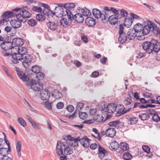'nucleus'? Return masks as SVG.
<instances>
[{
    "label": "nucleus",
    "instance_id": "nucleus-6",
    "mask_svg": "<svg viewBox=\"0 0 160 160\" xmlns=\"http://www.w3.org/2000/svg\"><path fill=\"white\" fill-rule=\"evenodd\" d=\"M18 10L16 11L17 18H18L22 19V20L25 18H29L31 16V14L28 11L24 9H22L21 8H16Z\"/></svg>",
    "mask_w": 160,
    "mask_h": 160
},
{
    "label": "nucleus",
    "instance_id": "nucleus-4",
    "mask_svg": "<svg viewBox=\"0 0 160 160\" xmlns=\"http://www.w3.org/2000/svg\"><path fill=\"white\" fill-rule=\"evenodd\" d=\"M27 85L30 87L31 89L35 91H39L43 88L42 84L39 82H37L33 80H31L27 82Z\"/></svg>",
    "mask_w": 160,
    "mask_h": 160
},
{
    "label": "nucleus",
    "instance_id": "nucleus-64",
    "mask_svg": "<svg viewBox=\"0 0 160 160\" xmlns=\"http://www.w3.org/2000/svg\"><path fill=\"white\" fill-rule=\"evenodd\" d=\"M81 39L84 43H86L88 42V39L86 36H82Z\"/></svg>",
    "mask_w": 160,
    "mask_h": 160
},
{
    "label": "nucleus",
    "instance_id": "nucleus-62",
    "mask_svg": "<svg viewBox=\"0 0 160 160\" xmlns=\"http://www.w3.org/2000/svg\"><path fill=\"white\" fill-rule=\"evenodd\" d=\"M7 20L4 18H2L0 20V27L6 24Z\"/></svg>",
    "mask_w": 160,
    "mask_h": 160
},
{
    "label": "nucleus",
    "instance_id": "nucleus-48",
    "mask_svg": "<svg viewBox=\"0 0 160 160\" xmlns=\"http://www.w3.org/2000/svg\"><path fill=\"white\" fill-rule=\"evenodd\" d=\"M44 77V74L41 72H39L36 73V77L37 79L39 80H42Z\"/></svg>",
    "mask_w": 160,
    "mask_h": 160
},
{
    "label": "nucleus",
    "instance_id": "nucleus-2",
    "mask_svg": "<svg viewBox=\"0 0 160 160\" xmlns=\"http://www.w3.org/2000/svg\"><path fill=\"white\" fill-rule=\"evenodd\" d=\"M10 50L13 54L12 61L13 63L17 64L21 58L22 54L27 52V50L25 48L17 46L11 47Z\"/></svg>",
    "mask_w": 160,
    "mask_h": 160
},
{
    "label": "nucleus",
    "instance_id": "nucleus-8",
    "mask_svg": "<svg viewBox=\"0 0 160 160\" xmlns=\"http://www.w3.org/2000/svg\"><path fill=\"white\" fill-rule=\"evenodd\" d=\"M68 11L67 18H63L61 20L60 23L63 26H70L72 23L73 15Z\"/></svg>",
    "mask_w": 160,
    "mask_h": 160
},
{
    "label": "nucleus",
    "instance_id": "nucleus-33",
    "mask_svg": "<svg viewBox=\"0 0 160 160\" xmlns=\"http://www.w3.org/2000/svg\"><path fill=\"white\" fill-rule=\"evenodd\" d=\"M127 38V36H126L125 33L119 34L118 41L120 43H123L126 41Z\"/></svg>",
    "mask_w": 160,
    "mask_h": 160
},
{
    "label": "nucleus",
    "instance_id": "nucleus-14",
    "mask_svg": "<svg viewBox=\"0 0 160 160\" xmlns=\"http://www.w3.org/2000/svg\"><path fill=\"white\" fill-rule=\"evenodd\" d=\"M64 145V152L65 155H70L72 153L73 150L72 148L70 147V145L68 144V142H63Z\"/></svg>",
    "mask_w": 160,
    "mask_h": 160
},
{
    "label": "nucleus",
    "instance_id": "nucleus-18",
    "mask_svg": "<svg viewBox=\"0 0 160 160\" xmlns=\"http://www.w3.org/2000/svg\"><path fill=\"white\" fill-rule=\"evenodd\" d=\"M116 134V131L115 128H110L107 129L105 132V135L110 138H113Z\"/></svg>",
    "mask_w": 160,
    "mask_h": 160
},
{
    "label": "nucleus",
    "instance_id": "nucleus-17",
    "mask_svg": "<svg viewBox=\"0 0 160 160\" xmlns=\"http://www.w3.org/2000/svg\"><path fill=\"white\" fill-rule=\"evenodd\" d=\"M116 110V106L113 103H110L108 105L105 109V111L108 113H112Z\"/></svg>",
    "mask_w": 160,
    "mask_h": 160
},
{
    "label": "nucleus",
    "instance_id": "nucleus-58",
    "mask_svg": "<svg viewBox=\"0 0 160 160\" xmlns=\"http://www.w3.org/2000/svg\"><path fill=\"white\" fill-rule=\"evenodd\" d=\"M142 148L143 150L146 152H147L148 153H149L150 152V148L147 146L144 145L142 147Z\"/></svg>",
    "mask_w": 160,
    "mask_h": 160
},
{
    "label": "nucleus",
    "instance_id": "nucleus-12",
    "mask_svg": "<svg viewBox=\"0 0 160 160\" xmlns=\"http://www.w3.org/2000/svg\"><path fill=\"white\" fill-rule=\"evenodd\" d=\"M22 19L18 18L12 20L10 22V23L11 26L15 29L18 28L21 26L22 22Z\"/></svg>",
    "mask_w": 160,
    "mask_h": 160
},
{
    "label": "nucleus",
    "instance_id": "nucleus-55",
    "mask_svg": "<svg viewBox=\"0 0 160 160\" xmlns=\"http://www.w3.org/2000/svg\"><path fill=\"white\" fill-rule=\"evenodd\" d=\"M19 78L22 80L24 81H28L29 79L28 77L24 73L21 75Z\"/></svg>",
    "mask_w": 160,
    "mask_h": 160
},
{
    "label": "nucleus",
    "instance_id": "nucleus-3",
    "mask_svg": "<svg viewBox=\"0 0 160 160\" xmlns=\"http://www.w3.org/2000/svg\"><path fill=\"white\" fill-rule=\"evenodd\" d=\"M12 45V42H7L2 43L0 46L2 49L1 55L4 57H6L11 55L9 51Z\"/></svg>",
    "mask_w": 160,
    "mask_h": 160
},
{
    "label": "nucleus",
    "instance_id": "nucleus-25",
    "mask_svg": "<svg viewBox=\"0 0 160 160\" xmlns=\"http://www.w3.org/2000/svg\"><path fill=\"white\" fill-rule=\"evenodd\" d=\"M75 21L78 23H82L84 20V18L82 14L79 13H77L72 17Z\"/></svg>",
    "mask_w": 160,
    "mask_h": 160
},
{
    "label": "nucleus",
    "instance_id": "nucleus-5",
    "mask_svg": "<svg viewBox=\"0 0 160 160\" xmlns=\"http://www.w3.org/2000/svg\"><path fill=\"white\" fill-rule=\"evenodd\" d=\"M21 58L19 61H22V64L25 68H27L32 60V57L27 54V52L22 54Z\"/></svg>",
    "mask_w": 160,
    "mask_h": 160
},
{
    "label": "nucleus",
    "instance_id": "nucleus-61",
    "mask_svg": "<svg viewBox=\"0 0 160 160\" xmlns=\"http://www.w3.org/2000/svg\"><path fill=\"white\" fill-rule=\"evenodd\" d=\"M74 109V107L71 105H68L67 107V110L70 112H72Z\"/></svg>",
    "mask_w": 160,
    "mask_h": 160
},
{
    "label": "nucleus",
    "instance_id": "nucleus-47",
    "mask_svg": "<svg viewBox=\"0 0 160 160\" xmlns=\"http://www.w3.org/2000/svg\"><path fill=\"white\" fill-rule=\"evenodd\" d=\"M78 140V138H77L76 139H75L74 140H73L71 142H68V143L71 146V147H74L78 145V143L77 142Z\"/></svg>",
    "mask_w": 160,
    "mask_h": 160
},
{
    "label": "nucleus",
    "instance_id": "nucleus-53",
    "mask_svg": "<svg viewBox=\"0 0 160 160\" xmlns=\"http://www.w3.org/2000/svg\"><path fill=\"white\" fill-rule=\"evenodd\" d=\"M32 71L34 73H38L40 71V69L39 67L35 65L32 67Z\"/></svg>",
    "mask_w": 160,
    "mask_h": 160
},
{
    "label": "nucleus",
    "instance_id": "nucleus-63",
    "mask_svg": "<svg viewBox=\"0 0 160 160\" xmlns=\"http://www.w3.org/2000/svg\"><path fill=\"white\" fill-rule=\"evenodd\" d=\"M56 106L58 109H62L63 107L64 104L62 102H59L57 104Z\"/></svg>",
    "mask_w": 160,
    "mask_h": 160
},
{
    "label": "nucleus",
    "instance_id": "nucleus-31",
    "mask_svg": "<svg viewBox=\"0 0 160 160\" xmlns=\"http://www.w3.org/2000/svg\"><path fill=\"white\" fill-rule=\"evenodd\" d=\"M119 147V144L116 141L112 142L110 144L109 147L110 149L112 150L115 151L117 150Z\"/></svg>",
    "mask_w": 160,
    "mask_h": 160
},
{
    "label": "nucleus",
    "instance_id": "nucleus-13",
    "mask_svg": "<svg viewBox=\"0 0 160 160\" xmlns=\"http://www.w3.org/2000/svg\"><path fill=\"white\" fill-rule=\"evenodd\" d=\"M64 145L63 144V142H62L61 141L58 142L56 149L57 156H60L64 154L63 152V149L64 150Z\"/></svg>",
    "mask_w": 160,
    "mask_h": 160
},
{
    "label": "nucleus",
    "instance_id": "nucleus-30",
    "mask_svg": "<svg viewBox=\"0 0 160 160\" xmlns=\"http://www.w3.org/2000/svg\"><path fill=\"white\" fill-rule=\"evenodd\" d=\"M92 14L94 17L97 18H101L102 13L98 9L94 8L92 10Z\"/></svg>",
    "mask_w": 160,
    "mask_h": 160
},
{
    "label": "nucleus",
    "instance_id": "nucleus-59",
    "mask_svg": "<svg viewBox=\"0 0 160 160\" xmlns=\"http://www.w3.org/2000/svg\"><path fill=\"white\" fill-rule=\"evenodd\" d=\"M124 27L122 24L120 25L119 28L118 33L119 34L125 33L123 32Z\"/></svg>",
    "mask_w": 160,
    "mask_h": 160
},
{
    "label": "nucleus",
    "instance_id": "nucleus-37",
    "mask_svg": "<svg viewBox=\"0 0 160 160\" xmlns=\"http://www.w3.org/2000/svg\"><path fill=\"white\" fill-rule=\"evenodd\" d=\"M81 12L83 15L85 16H88L90 15L91 14L90 10L86 8L82 9H81Z\"/></svg>",
    "mask_w": 160,
    "mask_h": 160
},
{
    "label": "nucleus",
    "instance_id": "nucleus-15",
    "mask_svg": "<svg viewBox=\"0 0 160 160\" xmlns=\"http://www.w3.org/2000/svg\"><path fill=\"white\" fill-rule=\"evenodd\" d=\"M108 125L110 126L114 127L118 129L121 128L123 127L124 123L119 120H116L109 122L108 123Z\"/></svg>",
    "mask_w": 160,
    "mask_h": 160
},
{
    "label": "nucleus",
    "instance_id": "nucleus-16",
    "mask_svg": "<svg viewBox=\"0 0 160 160\" xmlns=\"http://www.w3.org/2000/svg\"><path fill=\"white\" fill-rule=\"evenodd\" d=\"M50 96V92L48 90H42L40 93L41 99L43 100H46L49 99Z\"/></svg>",
    "mask_w": 160,
    "mask_h": 160
},
{
    "label": "nucleus",
    "instance_id": "nucleus-45",
    "mask_svg": "<svg viewBox=\"0 0 160 160\" xmlns=\"http://www.w3.org/2000/svg\"><path fill=\"white\" fill-rule=\"evenodd\" d=\"M79 118L83 120L86 119L88 117V115L85 112H80L79 113Z\"/></svg>",
    "mask_w": 160,
    "mask_h": 160
},
{
    "label": "nucleus",
    "instance_id": "nucleus-54",
    "mask_svg": "<svg viewBox=\"0 0 160 160\" xmlns=\"http://www.w3.org/2000/svg\"><path fill=\"white\" fill-rule=\"evenodd\" d=\"M152 119L154 121L158 122L160 121V118L158 115L154 114L152 117Z\"/></svg>",
    "mask_w": 160,
    "mask_h": 160
},
{
    "label": "nucleus",
    "instance_id": "nucleus-51",
    "mask_svg": "<svg viewBox=\"0 0 160 160\" xmlns=\"http://www.w3.org/2000/svg\"><path fill=\"white\" fill-rule=\"evenodd\" d=\"M138 121V118H136L132 117L130 118L129 120V121L131 124H136Z\"/></svg>",
    "mask_w": 160,
    "mask_h": 160
},
{
    "label": "nucleus",
    "instance_id": "nucleus-44",
    "mask_svg": "<svg viewBox=\"0 0 160 160\" xmlns=\"http://www.w3.org/2000/svg\"><path fill=\"white\" fill-rule=\"evenodd\" d=\"M139 117L142 120H146L149 119V116L146 113H143L139 115Z\"/></svg>",
    "mask_w": 160,
    "mask_h": 160
},
{
    "label": "nucleus",
    "instance_id": "nucleus-42",
    "mask_svg": "<svg viewBox=\"0 0 160 160\" xmlns=\"http://www.w3.org/2000/svg\"><path fill=\"white\" fill-rule=\"evenodd\" d=\"M110 13L108 12H104L102 14L101 17L102 20H106L110 16Z\"/></svg>",
    "mask_w": 160,
    "mask_h": 160
},
{
    "label": "nucleus",
    "instance_id": "nucleus-7",
    "mask_svg": "<svg viewBox=\"0 0 160 160\" xmlns=\"http://www.w3.org/2000/svg\"><path fill=\"white\" fill-rule=\"evenodd\" d=\"M38 4L39 6L42 5L44 8L43 13L45 16L49 17L50 16L52 17L54 15L53 12L51 10L50 7L48 5L40 2H39Z\"/></svg>",
    "mask_w": 160,
    "mask_h": 160
},
{
    "label": "nucleus",
    "instance_id": "nucleus-28",
    "mask_svg": "<svg viewBox=\"0 0 160 160\" xmlns=\"http://www.w3.org/2000/svg\"><path fill=\"white\" fill-rule=\"evenodd\" d=\"M92 131L94 132L95 135L92 134V135L97 139L98 141H101V140L102 136L98 132V130L96 128H93L92 129Z\"/></svg>",
    "mask_w": 160,
    "mask_h": 160
},
{
    "label": "nucleus",
    "instance_id": "nucleus-35",
    "mask_svg": "<svg viewBox=\"0 0 160 160\" xmlns=\"http://www.w3.org/2000/svg\"><path fill=\"white\" fill-rule=\"evenodd\" d=\"M94 119L95 121L97 122H104L105 120H104L103 117L101 115H97L94 116Z\"/></svg>",
    "mask_w": 160,
    "mask_h": 160
},
{
    "label": "nucleus",
    "instance_id": "nucleus-40",
    "mask_svg": "<svg viewBox=\"0 0 160 160\" xmlns=\"http://www.w3.org/2000/svg\"><path fill=\"white\" fill-rule=\"evenodd\" d=\"M28 23L31 27H34L37 24V22L36 20L32 18L28 20Z\"/></svg>",
    "mask_w": 160,
    "mask_h": 160
},
{
    "label": "nucleus",
    "instance_id": "nucleus-34",
    "mask_svg": "<svg viewBox=\"0 0 160 160\" xmlns=\"http://www.w3.org/2000/svg\"><path fill=\"white\" fill-rule=\"evenodd\" d=\"M47 25L48 28L52 30H55L57 28V25L54 22H49Z\"/></svg>",
    "mask_w": 160,
    "mask_h": 160
},
{
    "label": "nucleus",
    "instance_id": "nucleus-23",
    "mask_svg": "<svg viewBox=\"0 0 160 160\" xmlns=\"http://www.w3.org/2000/svg\"><path fill=\"white\" fill-rule=\"evenodd\" d=\"M75 5L73 3H64V8L65 9V12L67 13L68 14V11H68L71 12V10L74 8L75 7Z\"/></svg>",
    "mask_w": 160,
    "mask_h": 160
},
{
    "label": "nucleus",
    "instance_id": "nucleus-20",
    "mask_svg": "<svg viewBox=\"0 0 160 160\" xmlns=\"http://www.w3.org/2000/svg\"><path fill=\"white\" fill-rule=\"evenodd\" d=\"M12 45H14L15 46H17L20 47L23 45L24 42L22 39L20 38H14L13 39Z\"/></svg>",
    "mask_w": 160,
    "mask_h": 160
},
{
    "label": "nucleus",
    "instance_id": "nucleus-38",
    "mask_svg": "<svg viewBox=\"0 0 160 160\" xmlns=\"http://www.w3.org/2000/svg\"><path fill=\"white\" fill-rule=\"evenodd\" d=\"M120 148L121 150L125 151L129 149V146L127 143L122 142L120 143Z\"/></svg>",
    "mask_w": 160,
    "mask_h": 160
},
{
    "label": "nucleus",
    "instance_id": "nucleus-9",
    "mask_svg": "<svg viewBox=\"0 0 160 160\" xmlns=\"http://www.w3.org/2000/svg\"><path fill=\"white\" fill-rule=\"evenodd\" d=\"M18 10L16 9V8L13 9L12 10V11H6L3 13L2 16V18H4L7 20L10 18L12 17L16 16L17 17V13L16 11Z\"/></svg>",
    "mask_w": 160,
    "mask_h": 160
},
{
    "label": "nucleus",
    "instance_id": "nucleus-41",
    "mask_svg": "<svg viewBox=\"0 0 160 160\" xmlns=\"http://www.w3.org/2000/svg\"><path fill=\"white\" fill-rule=\"evenodd\" d=\"M132 102V101L131 98H125L123 101V103L125 106H128L130 105Z\"/></svg>",
    "mask_w": 160,
    "mask_h": 160
},
{
    "label": "nucleus",
    "instance_id": "nucleus-46",
    "mask_svg": "<svg viewBox=\"0 0 160 160\" xmlns=\"http://www.w3.org/2000/svg\"><path fill=\"white\" fill-rule=\"evenodd\" d=\"M123 158L124 160H129L132 158V157L129 153L127 152L123 154Z\"/></svg>",
    "mask_w": 160,
    "mask_h": 160
},
{
    "label": "nucleus",
    "instance_id": "nucleus-22",
    "mask_svg": "<svg viewBox=\"0 0 160 160\" xmlns=\"http://www.w3.org/2000/svg\"><path fill=\"white\" fill-rule=\"evenodd\" d=\"M137 33L132 29H130L127 33V37L130 40L133 39L137 36Z\"/></svg>",
    "mask_w": 160,
    "mask_h": 160
},
{
    "label": "nucleus",
    "instance_id": "nucleus-27",
    "mask_svg": "<svg viewBox=\"0 0 160 160\" xmlns=\"http://www.w3.org/2000/svg\"><path fill=\"white\" fill-rule=\"evenodd\" d=\"M10 151L11 148L10 147H9L8 148H0V155L3 156V157L8 156V152Z\"/></svg>",
    "mask_w": 160,
    "mask_h": 160
},
{
    "label": "nucleus",
    "instance_id": "nucleus-43",
    "mask_svg": "<svg viewBox=\"0 0 160 160\" xmlns=\"http://www.w3.org/2000/svg\"><path fill=\"white\" fill-rule=\"evenodd\" d=\"M36 18L39 21H43L45 19V17L44 15L41 14H38L36 16Z\"/></svg>",
    "mask_w": 160,
    "mask_h": 160
},
{
    "label": "nucleus",
    "instance_id": "nucleus-24",
    "mask_svg": "<svg viewBox=\"0 0 160 160\" xmlns=\"http://www.w3.org/2000/svg\"><path fill=\"white\" fill-rule=\"evenodd\" d=\"M118 17L115 15H111L108 18L109 22L112 25H115L118 22Z\"/></svg>",
    "mask_w": 160,
    "mask_h": 160
},
{
    "label": "nucleus",
    "instance_id": "nucleus-1",
    "mask_svg": "<svg viewBox=\"0 0 160 160\" xmlns=\"http://www.w3.org/2000/svg\"><path fill=\"white\" fill-rule=\"evenodd\" d=\"M133 29L136 32L139 36L137 38L138 40L142 39V36L148 34L151 30H154L157 29V26L152 22H147L143 27L142 24L137 23L134 25Z\"/></svg>",
    "mask_w": 160,
    "mask_h": 160
},
{
    "label": "nucleus",
    "instance_id": "nucleus-11",
    "mask_svg": "<svg viewBox=\"0 0 160 160\" xmlns=\"http://www.w3.org/2000/svg\"><path fill=\"white\" fill-rule=\"evenodd\" d=\"M152 44L150 42H145L142 44L143 49L148 53H151L153 51Z\"/></svg>",
    "mask_w": 160,
    "mask_h": 160
},
{
    "label": "nucleus",
    "instance_id": "nucleus-60",
    "mask_svg": "<svg viewBox=\"0 0 160 160\" xmlns=\"http://www.w3.org/2000/svg\"><path fill=\"white\" fill-rule=\"evenodd\" d=\"M120 14L122 17H124L127 15L128 13L125 10L122 9L120 11Z\"/></svg>",
    "mask_w": 160,
    "mask_h": 160
},
{
    "label": "nucleus",
    "instance_id": "nucleus-26",
    "mask_svg": "<svg viewBox=\"0 0 160 160\" xmlns=\"http://www.w3.org/2000/svg\"><path fill=\"white\" fill-rule=\"evenodd\" d=\"M86 24L90 27H92L96 24L95 19L92 17H88L85 19Z\"/></svg>",
    "mask_w": 160,
    "mask_h": 160
},
{
    "label": "nucleus",
    "instance_id": "nucleus-29",
    "mask_svg": "<svg viewBox=\"0 0 160 160\" xmlns=\"http://www.w3.org/2000/svg\"><path fill=\"white\" fill-rule=\"evenodd\" d=\"M132 20L131 18H125L123 22L124 25L125 27L129 28L132 25Z\"/></svg>",
    "mask_w": 160,
    "mask_h": 160
},
{
    "label": "nucleus",
    "instance_id": "nucleus-50",
    "mask_svg": "<svg viewBox=\"0 0 160 160\" xmlns=\"http://www.w3.org/2000/svg\"><path fill=\"white\" fill-rule=\"evenodd\" d=\"M98 151L99 153V156L101 155V157H103L105 155V150L103 148L99 146Z\"/></svg>",
    "mask_w": 160,
    "mask_h": 160
},
{
    "label": "nucleus",
    "instance_id": "nucleus-56",
    "mask_svg": "<svg viewBox=\"0 0 160 160\" xmlns=\"http://www.w3.org/2000/svg\"><path fill=\"white\" fill-rule=\"evenodd\" d=\"M84 104L83 103L79 102L77 105V109L78 111H81L83 108Z\"/></svg>",
    "mask_w": 160,
    "mask_h": 160
},
{
    "label": "nucleus",
    "instance_id": "nucleus-36",
    "mask_svg": "<svg viewBox=\"0 0 160 160\" xmlns=\"http://www.w3.org/2000/svg\"><path fill=\"white\" fill-rule=\"evenodd\" d=\"M153 50L155 52H158L160 50V43L156 42L155 44H152Z\"/></svg>",
    "mask_w": 160,
    "mask_h": 160
},
{
    "label": "nucleus",
    "instance_id": "nucleus-10",
    "mask_svg": "<svg viewBox=\"0 0 160 160\" xmlns=\"http://www.w3.org/2000/svg\"><path fill=\"white\" fill-rule=\"evenodd\" d=\"M116 116L119 117L123 115L127 112L128 111V110H125L124 106L120 104L116 106Z\"/></svg>",
    "mask_w": 160,
    "mask_h": 160
},
{
    "label": "nucleus",
    "instance_id": "nucleus-19",
    "mask_svg": "<svg viewBox=\"0 0 160 160\" xmlns=\"http://www.w3.org/2000/svg\"><path fill=\"white\" fill-rule=\"evenodd\" d=\"M79 141H80L81 144L84 147L88 148L89 147V142L90 140L87 137H84L81 139H79Z\"/></svg>",
    "mask_w": 160,
    "mask_h": 160
},
{
    "label": "nucleus",
    "instance_id": "nucleus-57",
    "mask_svg": "<svg viewBox=\"0 0 160 160\" xmlns=\"http://www.w3.org/2000/svg\"><path fill=\"white\" fill-rule=\"evenodd\" d=\"M31 124L33 127L35 129L39 130L41 128V127L39 124L36 123L35 121H34Z\"/></svg>",
    "mask_w": 160,
    "mask_h": 160
},
{
    "label": "nucleus",
    "instance_id": "nucleus-49",
    "mask_svg": "<svg viewBox=\"0 0 160 160\" xmlns=\"http://www.w3.org/2000/svg\"><path fill=\"white\" fill-rule=\"evenodd\" d=\"M17 121L22 126L24 127L26 126V124L25 120L21 118H18Z\"/></svg>",
    "mask_w": 160,
    "mask_h": 160
},
{
    "label": "nucleus",
    "instance_id": "nucleus-21",
    "mask_svg": "<svg viewBox=\"0 0 160 160\" xmlns=\"http://www.w3.org/2000/svg\"><path fill=\"white\" fill-rule=\"evenodd\" d=\"M54 15L56 14L59 17H61L64 14V10L63 8L60 7H55L53 12Z\"/></svg>",
    "mask_w": 160,
    "mask_h": 160
},
{
    "label": "nucleus",
    "instance_id": "nucleus-52",
    "mask_svg": "<svg viewBox=\"0 0 160 160\" xmlns=\"http://www.w3.org/2000/svg\"><path fill=\"white\" fill-rule=\"evenodd\" d=\"M32 10L33 11L38 12H41L42 11L41 8L36 6H33L32 8Z\"/></svg>",
    "mask_w": 160,
    "mask_h": 160
},
{
    "label": "nucleus",
    "instance_id": "nucleus-39",
    "mask_svg": "<svg viewBox=\"0 0 160 160\" xmlns=\"http://www.w3.org/2000/svg\"><path fill=\"white\" fill-rule=\"evenodd\" d=\"M22 146L21 142L19 141H18L16 145V149L19 157H21V149Z\"/></svg>",
    "mask_w": 160,
    "mask_h": 160
},
{
    "label": "nucleus",
    "instance_id": "nucleus-32",
    "mask_svg": "<svg viewBox=\"0 0 160 160\" xmlns=\"http://www.w3.org/2000/svg\"><path fill=\"white\" fill-rule=\"evenodd\" d=\"M52 95L56 99H59L62 97V93L59 91L55 90L52 94Z\"/></svg>",
    "mask_w": 160,
    "mask_h": 160
}]
</instances>
